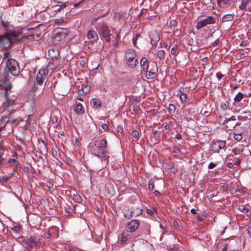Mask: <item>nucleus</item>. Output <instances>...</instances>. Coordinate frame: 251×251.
I'll return each mask as SVG.
<instances>
[{
	"label": "nucleus",
	"instance_id": "1",
	"mask_svg": "<svg viewBox=\"0 0 251 251\" xmlns=\"http://www.w3.org/2000/svg\"><path fill=\"white\" fill-rule=\"evenodd\" d=\"M90 147L94 154L100 158L102 162L108 164L109 153L107 150V141L105 139L97 140Z\"/></svg>",
	"mask_w": 251,
	"mask_h": 251
},
{
	"label": "nucleus",
	"instance_id": "2",
	"mask_svg": "<svg viewBox=\"0 0 251 251\" xmlns=\"http://www.w3.org/2000/svg\"><path fill=\"white\" fill-rule=\"evenodd\" d=\"M125 59L126 65L132 68H134L138 63L137 53L135 50L128 49L125 52Z\"/></svg>",
	"mask_w": 251,
	"mask_h": 251
},
{
	"label": "nucleus",
	"instance_id": "3",
	"mask_svg": "<svg viewBox=\"0 0 251 251\" xmlns=\"http://www.w3.org/2000/svg\"><path fill=\"white\" fill-rule=\"evenodd\" d=\"M18 109L17 105L14 103L13 101L10 100L3 103L0 111L3 116L7 117L15 112Z\"/></svg>",
	"mask_w": 251,
	"mask_h": 251
},
{
	"label": "nucleus",
	"instance_id": "4",
	"mask_svg": "<svg viewBox=\"0 0 251 251\" xmlns=\"http://www.w3.org/2000/svg\"><path fill=\"white\" fill-rule=\"evenodd\" d=\"M6 66L12 75L16 76L19 75L20 73V67L16 60L8 58L6 62Z\"/></svg>",
	"mask_w": 251,
	"mask_h": 251
},
{
	"label": "nucleus",
	"instance_id": "5",
	"mask_svg": "<svg viewBox=\"0 0 251 251\" xmlns=\"http://www.w3.org/2000/svg\"><path fill=\"white\" fill-rule=\"evenodd\" d=\"M49 70L46 67L41 68L36 75V80L37 84L42 86L47 79Z\"/></svg>",
	"mask_w": 251,
	"mask_h": 251
},
{
	"label": "nucleus",
	"instance_id": "6",
	"mask_svg": "<svg viewBox=\"0 0 251 251\" xmlns=\"http://www.w3.org/2000/svg\"><path fill=\"white\" fill-rule=\"evenodd\" d=\"M99 34L107 42L110 41V36L109 30L105 23H102L99 28Z\"/></svg>",
	"mask_w": 251,
	"mask_h": 251
},
{
	"label": "nucleus",
	"instance_id": "7",
	"mask_svg": "<svg viewBox=\"0 0 251 251\" xmlns=\"http://www.w3.org/2000/svg\"><path fill=\"white\" fill-rule=\"evenodd\" d=\"M215 22L216 20L214 17L212 16H208L206 19L198 22L196 24V27L199 30L207 25L214 24L215 23Z\"/></svg>",
	"mask_w": 251,
	"mask_h": 251
},
{
	"label": "nucleus",
	"instance_id": "8",
	"mask_svg": "<svg viewBox=\"0 0 251 251\" xmlns=\"http://www.w3.org/2000/svg\"><path fill=\"white\" fill-rule=\"evenodd\" d=\"M13 39L7 34L0 36V44L4 48L9 47L12 44Z\"/></svg>",
	"mask_w": 251,
	"mask_h": 251
},
{
	"label": "nucleus",
	"instance_id": "9",
	"mask_svg": "<svg viewBox=\"0 0 251 251\" xmlns=\"http://www.w3.org/2000/svg\"><path fill=\"white\" fill-rule=\"evenodd\" d=\"M139 226V222L137 220H132L126 224V230L128 232H135Z\"/></svg>",
	"mask_w": 251,
	"mask_h": 251
},
{
	"label": "nucleus",
	"instance_id": "10",
	"mask_svg": "<svg viewBox=\"0 0 251 251\" xmlns=\"http://www.w3.org/2000/svg\"><path fill=\"white\" fill-rule=\"evenodd\" d=\"M226 141L223 140H219L215 142L212 145V148L214 151L216 152H219L220 150H222L226 147Z\"/></svg>",
	"mask_w": 251,
	"mask_h": 251
},
{
	"label": "nucleus",
	"instance_id": "11",
	"mask_svg": "<svg viewBox=\"0 0 251 251\" xmlns=\"http://www.w3.org/2000/svg\"><path fill=\"white\" fill-rule=\"evenodd\" d=\"M87 38L92 44L97 42L99 39L97 32L94 30L88 32Z\"/></svg>",
	"mask_w": 251,
	"mask_h": 251
},
{
	"label": "nucleus",
	"instance_id": "12",
	"mask_svg": "<svg viewBox=\"0 0 251 251\" xmlns=\"http://www.w3.org/2000/svg\"><path fill=\"white\" fill-rule=\"evenodd\" d=\"M68 34L67 29H62L61 31H57L55 33V38H58V40H61L65 38Z\"/></svg>",
	"mask_w": 251,
	"mask_h": 251
},
{
	"label": "nucleus",
	"instance_id": "13",
	"mask_svg": "<svg viewBox=\"0 0 251 251\" xmlns=\"http://www.w3.org/2000/svg\"><path fill=\"white\" fill-rule=\"evenodd\" d=\"M74 109L77 115H81L84 112V109L82 105L78 102H75Z\"/></svg>",
	"mask_w": 251,
	"mask_h": 251
},
{
	"label": "nucleus",
	"instance_id": "14",
	"mask_svg": "<svg viewBox=\"0 0 251 251\" xmlns=\"http://www.w3.org/2000/svg\"><path fill=\"white\" fill-rule=\"evenodd\" d=\"M42 92H43V90L40 91V92H39L38 95H37L36 93V92H34V94H31L29 95L28 101L29 102H30L31 105L32 107L33 106L34 104L35 103L36 99L42 93Z\"/></svg>",
	"mask_w": 251,
	"mask_h": 251
},
{
	"label": "nucleus",
	"instance_id": "15",
	"mask_svg": "<svg viewBox=\"0 0 251 251\" xmlns=\"http://www.w3.org/2000/svg\"><path fill=\"white\" fill-rule=\"evenodd\" d=\"M12 39L13 42L15 41H19L21 38V33L16 31H12L9 34H7Z\"/></svg>",
	"mask_w": 251,
	"mask_h": 251
},
{
	"label": "nucleus",
	"instance_id": "16",
	"mask_svg": "<svg viewBox=\"0 0 251 251\" xmlns=\"http://www.w3.org/2000/svg\"><path fill=\"white\" fill-rule=\"evenodd\" d=\"M140 65L144 71H147L149 68V61L147 58L143 57L141 59Z\"/></svg>",
	"mask_w": 251,
	"mask_h": 251
},
{
	"label": "nucleus",
	"instance_id": "17",
	"mask_svg": "<svg viewBox=\"0 0 251 251\" xmlns=\"http://www.w3.org/2000/svg\"><path fill=\"white\" fill-rule=\"evenodd\" d=\"M217 4L221 8H227L230 4V0H217Z\"/></svg>",
	"mask_w": 251,
	"mask_h": 251
},
{
	"label": "nucleus",
	"instance_id": "18",
	"mask_svg": "<svg viewBox=\"0 0 251 251\" xmlns=\"http://www.w3.org/2000/svg\"><path fill=\"white\" fill-rule=\"evenodd\" d=\"M90 104L92 107L94 108H98L101 106V103L100 100L98 99H93L90 101Z\"/></svg>",
	"mask_w": 251,
	"mask_h": 251
},
{
	"label": "nucleus",
	"instance_id": "19",
	"mask_svg": "<svg viewBox=\"0 0 251 251\" xmlns=\"http://www.w3.org/2000/svg\"><path fill=\"white\" fill-rule=\"evenodd\" d=\"M36 243L37 240H36L35 237L31 236L27 241V246L28 248H32L33 246L36 245Z\"/></svg>",
	"mask_w": 251,
	"mask_h": 251
},
{
	"label": "nucleus",
	"instance_id": "20",
	"mask_svg": "<svg viewBox=\"0 0 251 251\" xmlns=\"http://www.w3.org/2000/svg\"><path fill=\"white\" fill-rule=\"evenodd\" d=\"M144 72H146V76L148 79H152L155 76V73L153 69H148L147 71Z\"/></svg>",
	"mask_w": 251,
	"mask_h": 251
},
{
	"label": "nucleus",
	"instance_id": "21",
	"mask_svg": "<svg viewBox=\"0 0 251 251\" xmlns=\"http://www.w3.org/2000/svg\"><path fill=\"white\" fill-rule=\"evenodd\" d=\"M244 94L241 92H239L234 98V103H239L244 98Z\"/></svg>",
	"mask_w": 251,
	"mask_h": 251
},
{
	"label": "nucleus",
	"instance_id": "22",
	"mask_svg": "<svg viewBox=\"0 0 251 251\" xmlns=\"http://www.w3.org/2000/svg\"><path fill=\"white\" fill-rule=\"evenodd\" d=\"M7 163L9 164L10 166H14V168H13V170L14 172L16 171L18 168V162L16 160V159L14 158H10Z\"/></svg>",
	"mask_w": 251,
	"mask_h": 251
},
{
	"label": "nucleus",
	"instance_id": "23",
	"mask_svg": "<svg viewBox=\"0 0 251 251\" xmlns=\"http://www.w3.org/2000/svg\"><path fill=\"white\" fill-rule=\"evenodd\" d=\"M57 65H58L56 62H54L53 61H50L48 64L46 66H44V67H46L48 70H53L57 67Z\"/></svg>",
	"mask_w": 251,
	"mask_h": 251
},
{
	"label": "nucleus",
	"instance_id": "24",
	"mask_svg": "<svg viewBox=\"0 0 251 251\" xmlns=\"http://www.w3.org/2000/svg\"><path fill=\"white\" fill-rule=\"evenodd\" d=\"M234 19V16L232 14H226L223 17V21L224 22L231 21Z\"/></svg>",
	"mask_w": 251,
	"mask_h": 251
},
{
	"label": "nucleus",
	"instance_id": "25",
	"mask_svg": "<svg viewBox=\"0 0 251 251\" xmlns=\"http://www.w3.org/2000/svg\"><path fill=\"white\" fill-rule=\"evenodd\" d=\"M13 251H25V248L20 244L16 245L13 249Z\"/></svg>",
	"mask_w": 251,
	"mask_h": 251
},
{
	"label": "nucleus",
	"instance_id": "26",
	"mask_svg": "<svg viewBox=\"0 0 251 251\" xmlns=\"http://www.w3.org/2000/svg\"><path fill=\"white\" fill-rule=\"evenodd\" d=\"M250 0H241V3L239 5V9L240 10H244L248 3Z\"/></svg>",
	"mask_w": 251,
	"mask_h": 251
},
{
	"label": "nucleus",
	"instance_id": "27",
	"mask_svg": "<svg viewBox=\"0 0 251 251\" xmlns=\"http://www.w3.org/2000/svg\"><path fill=\"white\" fill-rule=\"evenodd\" d=\"M187 96L186 93H181L180 94L179 96V100L181 101V102L183 103H184L186 102L187 100Z\"/></svg>",
	"mask_w": 251,
	"mask_h": 251
},
{
	"label": "nucleus",
	"instance_id": "28",
	"mask_svg": "<svg viewBox=\"0 0 251 251\" xmlns=\"http://www.w3.org/2000/svg\"><path fill=\"white\" fill-rule=\"evenodd\" d=\"M157 57L161 59H164L165 58V52L164 50H159L157 51Z\"/></svg>",
	"mask_w": 251,
	"mask_h": 251
},
{
	"label": "nucleus",
	"instance_id": "29",
	"mask_svg": "<svg viewBox=\"0 0 251 251\" xmlns=\"http://www.w3.org/2000/svg\"><path fill=\"white\" fill-rule=\"evenodd\" d=\"M178 46L177 45L174 46L171 49V53L174 56L176 55L178 53V50H177Z\"/></svg>",
	"mask_w": 251,
	"mask_h": 251
},
{
	"label": "nucleus",
	"instance_id": "30",
	"mask_svg": "<svg viewBox=\"0 0 251 251\" xmlns=\"http://www.w3.org/2000/svg\"><path fill=\"white\" fill-rule=\"evenodd\" d=\"M239 210L242 212L244 213H247L248 212L249 209L244 205H240L239 206L238 208Z\"/></svg>",
	"mask_w": 251,
	"mask_h": 251
},
{
	"label": "nucleus",
	"instance_id": "31",
	"mask_svg": "<svg viewBox=\"0 0 251 251\" xmlns=\"http://www.w3.org/2000/svg\"><path fill=\"white\" fill-rule=\"evenodd\" d=\"M141 37L139 34H136L132 39V43L134 47H137L136 46V43L138 39Z\"/></svg>",
	"mask_w": 251,
	"mask_h": 251
},
{
	"label": "nucleus",
	"instance_id": "32",
	"mask_svg": "<svg viewBox=\"0 0 251 251\" xmlns=\"http://www.w3.org/2000/svg\"><path fill=\"white\" fill-rule=\"evenodd\" d=\"M54 23L58 25H63L65 24V21L62 19H55L54 21Z\"/></svg>",
	"mask_w": 251,
	"mask_h": 251
},
{
	"label": "nucleus",
	"instance_id": "33",
	"mask_svg": "<svg viewBox=\"0 0 251 251\" xmlns=\"http://www.w3.org/2000/svg\"><path fill=\"white\" fill-rule=\"evenodd\" d=\"M154 181L153 180H150L148 182V187L150 190H154Z\"/></svg>",
	"mask_w": 251,
	"mask_h": 251
},
{
	"label": "nucleus",
	"instance_id": "34",
	"mask_svg": "<svg viewBox=\"0 0 251 251\" xmlns=\"http://www.w3.org/2000/svg\"><path fill=\"white\" fill-rule=\"evenodd\" d=\"M234 138L235 140L240 141L242 139V136L241 134H234Z\"/></svg>",
	"mask_w": 251,
	"mask_h": 251
},
{
	"label": "nucleus",
	"instance_id": "35",
	"mask_svg": "<svg viewBox=\"0 0 251 251\" xmlns=\"http://www.w3.org/2000/svg\"><path fill=\"white\" fill-rule=\"evenodd\" d=\"M132 135L136 139L138 140L139 139V132L137 130H134L132 131Z\"/></svg>",
	"mask_w": 251,
	"mask_h": 251
},
{
	"label": "nucleus",
	"instance_id": "36",
	"mask_svg": "<svg viewBox=\"0 0 251 251\" xmlns=\"http://www.w3.org/2000/svg\"><path fill=\"white\" fill-rule=\"evenodd\" d=\"M12 230L17 233H19L21 231V227L19 226H15L12 228Z\"/></svg>",
	"mask_w": 251,
	"mask_h": 251
},
{
	"label": "nucleus",
	"instance_id": "37",
	"mask_svg": "<svg viewBox=\"0 0 251 251\" xmlns=\"http://www.w3.org/2000/svg\"><path fill=\"white\" fill-rule=\"evenodd\" d=\"M236 120V118H235V117L234 116H232L230 118H226L225 120H224V123L225 124H226V123H227L228 122H229L230 121H235Z\"/></svg>",
	"mask_w": 251,
	"mask_h": 251
},
{
	"label": "nucleus",
	"instance_id": "38",
	"mask_svg": "<svg viewBox=\"0 0 251 251\" xmlns=\"http://www.w3.org/2000/svg\"><path fill=\"white\" fill-rule=\"evenodd\" d=\"M1 25L5 28L6 29L9 25V23L7 21H4L3 20H1Z\"/></svg>",
	"mask_w": 251,
	"mask_h": 251
},
{
	"label": "nucleus",
	"instance_id": "39",
	"mask_svg": "<svg viewBox=\"0 0 251 251\" xmlns=\"http://www.w3.org/2000/svg\"><path fill=\"white\" fill-rule=\"evenodd\" d=\"M101 128L102 129H103V130L104 131H109V127H108V125L106 124H102L101 125Z\"/></svg>",
	"mask_w": 251,
	"mask_h": 251
},
{
	"label": "nucleus",
	"instance_id": "40",
	"mask_svg": "<svg viewBox=\"0 0 251 251\" xmlns=\"http://www.w3.org/2000/svg\"><path fill=\"white\" fill-rule=\"evenodd\" d=\"M169 110L170 112H174L175 111V106L173 104H170L169 105Z\"/></svg>",
	"mask_w": 251,
	"mask_h": 251
},
{
	"label": "nucleus",
	"instance_id": "41",
	"mask_svg": "<svg viewBox=\"0 0 251 251\" xmlns=\"http://www.w3.org/2000/svg\"><path fill=\"white\" fill-rule=\"evenodd\" d=\"M3 153L2 152H0V165L4 164V158L3 157Z\"/></svg>",
	"mask_w": 251,
	"mask_h": 251
},
{
	"label": "nucleus",
	"instance_id": "42",
	"mask_svg": "<svg viewBox=\"0 0 251 251\" xmlns=\"http://www.w3.org/2000/svg\"><path fill=\"white\" fill-rule=\"evenodd\" d=\"M217 166V164L213 162H211L209 164L208 168L209 169H212Z\"/></svg>",
	"mask_w": 251,
	"mask_h": 251
},
{
	"label": "nucleus",
	"instance_id": "43",
	"mask_svg": "<svg viewBox=\"0 0 251 251\" xmlns=\"http://www.w3.org/2000/svg\"><path fill=\"white\" fill-rule=\"evenodd\" d=\"M11 88V85L9 83L5 87V97H7V91L10 90Z\"/></svg>",
	"mask_w": 251,
	"mask_h": 251
},
{
	"label": "nucleus",
	"instance_id": "44",
	"mask_svg": "<svg viewBox=\"0 0 251 251\" xmlns=\"http://www.w3.org/2000/svg\"><path fill=\"white\" fill-rule=\"evenodd\" d=\"M216 76H217L218 79L219 80H220L223 77V75H222L220 72L217 73H216Z\"/></svg>",
	"mask_w": 251,
	"mask_h": 251
},
{
	"label": "nucleus",
	"instance_id": "45",
	"mask_svg": "<svg viewBox=\"0 0 251 251\" xmlns=\"http://www.w3.org/2000/svg\"><path fill=\"white\" fill-rule=\"evenodd\" d=\"M173 151L178 154L180 152L179 149L177 147H174L173 148Z\"/></svg>",
	"mask_w": 251,
	"mask_h": 251
},
{
	"label": "nucleus",
	"instance_id": "46",
	"mask_svg": "<svg viewBox=\"0 0 251 251\" xmlns=\"http://www.w3.org/2000/svg\"><path fill=\"white\" fill-rule=\"evenodd\" d=\"M168 251H181V250L177 247H174L170 249Z\"/></svg>",
	"mask_w": 251,
	"mask_h": 251
},
{
	"label": "nucleus",
	"instance_id": "47",
	"mask_svg": "<svg viewBox=\"0 0 251 251\" xmlns=\"http://www.w3.org/2000/svg\"><path fill=\"white\" fill-rule=\"evenodd\" d=\"M219 39H217L213 43H212V46L213 47H216L217 46V45H218V44H219Z\"/></svg>",
	"mask_w": 251,
	"mask_h": 251
},
{
	"label": "nucleus",
	"instance_id": "48",
	"mask_svg": "<svg viewBox=\"0 0 251 251\" xmlns=\"http://www.w3.org/2000/svg\"><path fill=\"white\" fill-rule=\"evenodd\" d=\"M226 103H227V102H226V103H224V104L222 105L221 106H222L223 109H226L227 108H229V107H228V105Z\"/></svg>",
	"mask_w": 251,
	"mask_h": 251
},
{
	"label": "nucleus",
	"instance_id": "49",
	"mask_svg": "<svg viewBox=\"0 0 251 251\" xmlns=\"http://www.w3.org/2000/svg\"><path fill=\"white\" fill-rule=\"evenodd\" d=\"M182 137V136H181V134L179 133V132H177L176 135V138L178 140L180 139Z\"/></svg>",
	"mask_w": 251,
	"mask_h": 251
},
{
	"label": "nucleus",
	"instance_id": "50",
	"mask_svg": "<svg viewBox=\"0 0 251 251\" xmlns=\"http://www.w3.org/2000/svg\"><path fill=\"white\" fill-rule=\"evenodd\" d=\"M178 91L179 92L180 94L184 93L186 92L185 91V89L183 87H181L179 89Z\"/></svg>",
	"mask_w": 251,
	"mask_h": 251
},
{
	"label": "nucleus",
	"instance_id": "51",
	"mask_svg": "<svg viewBox=\"0 0 251 251\" xmlns=\"http://www.w3.org/2000/svg\"><path fill=\"white\" fill-rule=\"evenodd\" d=\"M249 235L251 237V225L247 229Z\"/></svg>",
	"mask_w": 251,
	"mask_h": 251
},
{
	"label": "nucleus",
	"instance_id": "52",
	"mask_svg": "<svg viewBox=\"0 0 251 251\" xmlns=\"http://www.w3.org/2000/svg\"><path fill=\"white\" fill-rule=\"evenodd\" d=\"M66 4H65V3L62 4H61V5L60 6L59 8L58 9V10H58V11L60 10H61V9H63V8H65V7H66Z\"/></svg>",
	"mask_w": 251,
	"mask_h": 251
},
{
	"label": "nucleus",
	"instance_id": "53",
	"mask_svg": "<svg viewBox=\"0 0 251 251\" xmlns=\"http://www.w3.org/2000/svg\"><path fill=\"white\" fill-rule=\"evenodd\" d=\"M139 110V107L137 106H135L133 108V111L136 113H138Z\"/></svg>",
	"mask_w": 251,
	"mask_h": 251
},
{
	"label": "nucleus",
	"instance_id": "54",
	"mask_svg": "<svg viewBox=\"0 0 251 251\" xmlns=\"http://www.w3.org/2000/svg\"><path fill=\"white\" fill-rule=\"evenodd\" d=\"M240 164V160H237L235 161L234 164L236 165L237 166H239Z\"/></svg>",
	"mask_w": 251,
	"mask_h": 251
},
{
	"label": "nucleus",
	"instance_id": "55",
	"mask_svg": "<svg viewBox=\"0 0 251 251\" xmlns=\"http://www.w3.org/2000/svg\"><path fill=\"white\" fill-rule=\"evenodd\" d=\"M191 212L193 214H196L197 213V211H196V210L195 209L192 208L191 210Z\"/></svg>",
	"mask_w": 251,
	"mask_h": 251
},
{
	"label": "nucleus",
	"instance_id": "56",
	"mask_svg": "<svg viewBox=\"0 0 251 251\" xmlns=\"http://www.w3.org/2000/svg\"><path fill=\"white\" fill-rule=\"evenodd\" d=\"M17 121V119H12V120H11V121H8L7 122V123H8V122H9V123H11V124H14V123H15V122H16V121Z\"/></svg>",
	"mask_w": 251,
	"mask_h": 251
},
{
	"label": "nucleus",
	"instance_id": "57",
	"mask_svg": "<svg viewBox=\"0 0 251 251\" xmlns=\"http://www.w3.org/2000/svg\"><path fill=\"white\" fill-rule=\"evenodd\" d=\"M9 53L8 52H4V58H6L8 57Z\"/></svg>",
	"mask_w": 251,
	"mask_h": 251
},
{
	"label": "nucleus",
	"instance_id": "58",
	"mask_svg": "<svg viewBox=\"0 0 251 251\" xmlns=\"http://www.w3.org/2000/svg\"><path fill=\"white\" fill-rule=\"evenodd\" d=\"M154 194L156 196H159L160 195V192L157 190L154 191Z\"/></svg>",
	"mask_w": 251,
	"mask_h": 251
},
{
	"label": "nucleus",
	"instance_id": "59",
	"mask_svg": "<svg viewBox=\"0 0 251 251\" xmlns=\"http://www.w3.org/2000/svg\"><path fill=\"white\" fill-rule=\"evenodd\" d=\"M147 212L148 213L151 215L153 214V212L151 209H147Z\"/></svg>",
	"mask_w": 251,
	"mask_h": 251
},
{
	"label": "nucleus",
	"instance_id": "60",
	"mask_svg": "<svg viewBox=\"0 0 251 251\" xmlns=\"http://www.w3.org/2000/svg\"><path fill=\"white\" fill-rule=\"evenodd\" d=\"M170 126L169 125H166L165 126H164V128L165 129H168L169 128Z\"/></svg>",
	"mask_w": 251,
	"mask_h": 251
},
{
	"label": "nucleus",
	"instance_id": "61",
	"mask_svg": "<svg viewBox=\"0 0 251 251\" xmlns=\"http://www.w3.org/2000/svg\"><path fill=\"white\" fill-rule=\"evenodd\" d=\"M120 36L119 34H117V36H116V40H120Z\"/></svg>",
	"mask_w": 251,
	"mask_h": 251
},
{
	"label": "nucleus",
	"instance_id": "62",
	"mask_svg": "<svg viewBox=\"0 0 251 251\" xmlns=\"http://www.w3.org/2000/svg\"><path fill=\"white\" fill-rule=\"evenodd\" d=\"M197 219L198 220V221L202 220V218L199 215L197 217Z\"/></svg>",
	"mask_w": 251,
	"mask_h": 251
},
{
	"label": "nucleus",
	"instance_id": "63",
	"mask_svg": "<svg viewBox=\"0 0 251 251\" xmlns=\"http://www.w3.org/2000/svg\"><path fill=\"white\" fill-rule=\"evenodd\" d=\"M4 128V126H0V131H2Z\"/></svg>",
	"mask_w": 251,
	"mask_h": 251
},
{
	"label": "nucleus",
	"instance_id": "64",
	"mask_svg": "<svg viewBox=\"0 0 251 251\" xmlns=\"http://www.w3.org/2000/svg\"><path fill=\"white\" fill-rule=\"evenodd\" d=\"M163 45H164V47L165 48H167V46H168V44H167V43H164Z\"/></svg>",
	"mask_w": 251,
	"mask_h": 251
}]
</instances>
